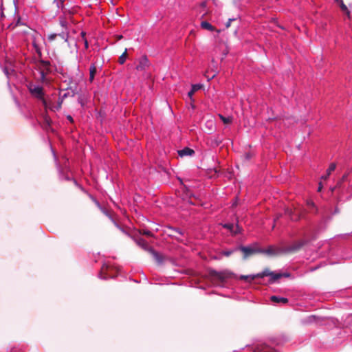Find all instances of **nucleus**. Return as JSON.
<instances>
[{
  "instance_id": "1",
  "label": "nucleus",
  "mask_w": 352,
  "mask_h": 352,
  "mask_svg": "<svg viewBox=\"0 0 352 352\" xmlns=\"http://www.w3.org/2000/svg\"><path fill=\"white\" fill-rule=\"evenodd\" d=\"M80 92L78 89V83L75 82L74 86L67 87L65 89H60L59 93V98L56 105L50 107V109L54 111H58L61 109L64 100L68 97H74Z\"/></svg>"
},
{
  "instance_id": "2",
  "label": "nucleus",
  "mask_w": 352,
  "mask_h": 352,
  "mask_svg": "<svg viewBox=\"0 0 352 352\" xmlns=\"http://www.w3.org/2000/svg\"><path fill=\"white\" fill-rule=\"evenodd\" d=\"M131 237L139 247L149 252L158 265H161L164 263V257L152 247L149 246L146 240L140 236H131Z\"/></svg>"
},
{
  "instance_id": "3",
  "label": "nucleus",
  "mask_w": 352,
  "mask_h": 352,
  "mask_svg": "<svg viewBox=\"0 0 352 352\" xmlns=\"http://www.w3.org/2000/svg\"><path fill=\"white\" fill-rule=\"evenodd\" d=\"M210 274L213 278L219 280L221 282H224L226 279L230 278L237 277L236 274L228 270H225L221 272H218L215 270H212L210 271Z\"/></svg>"
},
{
  "instance_id": "4",
  "label": "nucleus",
  "mask_w": 352,
  "mask_h": 352,
  "mask_svg": "<svg viewBox=\"0 0 352 352\" xmlns=\"http://www.w3.org/2000/svg\"><path fill=\"white\" fill-rule=\"evenodd\" d=\"M164 232L172 239H175L180 242L183 241L181 237L184 235V232L179 228L166 226Z\"/></svg>"
},
{
  "instance_id": "5",
  "label": "nucleus",
  "mask_w": 352,
  "mask_h": 352,
  "mask_svg": "<svg viewBox=\"0 0 352 352\" xmlns=\"http://www.w3.org/2000/svg\"><path fill=\"white\" fill-rule=\"evenodd\" d=\"M307 243L306 240H300L294 241L292 245L283 247L284 254H288L298 252Z\"/></svg>"
},
{
  "instance_id": "6",
  "label": "nucleus",
  "mask_w": 352,
  "mask_h": 352,
  "mask_svg": "<svg viewBox=\"0 0 352 352\" xmlns=\"http://www.w3.org/2000/svg\"><path fill=\"white\" fill-rule=\"evenodd\" d=\"M256 276H260L261 278L265 276H270L269 283L270 284L274 283L277 280L281 278L280 272H272L268 268H265L261 272L257 273Z\"/></svg>"
},
{
  "instance_id": "7",
  "label": "nucleus",
  "mask_w": 352,
  "mask_h": 352,
  "mask_svg": "<svg viewBox=\"0 0 352 352\" xmlns=\"http://www.w3.org/2000/svg\"><path fill=\"white\" fill-rule=\"evenodd\" d=\"M28 89L30 94L38 100L40 98H43V97L45 95L44 89L43 87L41 85H34L32 82H30L28 85Z\"/></svg>"
},
{
  "instance_id": "8",
  "label": "nucleus",
  "mask_w": 352,
  "mask_h": 352,
  "mask_svg": "<svg viewBox=\"0 0 352 352\" xmlns=\"http://www.w3.org/2000/svg\"><path fill=\"white\" fill-rule=\"evenodd\" d=\"M114 270L116 272H118V270L116 267H112L109 265L104 263L101 271L98 274V278L102 280H107L109 278H115L116 275L109 274V271Z\"/></svg>"
},
{
  "instance_id": "9",
  "label": "nucleus",
  "mask_w": 352,
  "mask_h": 352,
  "mask_svg": "<svg viewBox=\"0 0 352 352\" xmlns=\"http://www.w3.org/2000/svg\"><path fill=\"white\" fill-rule=\"evenodd\" d=\"M253 352H280L279 349L273 346V343H262L258 344L253 350Z\"/></svg>"
},
{
  "instance_id": "10",
  "label": "nucleus",
  "mask_w": 352,
  "mask_h": 352,
  "mask_svg": "<svg viewBox=\"0 0 352 352\" xmlns=\"http://www.w3.org/2000/svg\"><path fill=\"white\" fill-rule=\"evenodd\" d=\"M283 251V247L276 248L273 245H270L267 248L263 249L260 248L259 253L265 254L268 256H274L280 254H284Z\"/></svg>"
},
{
  "instance_id": "11",
  "label": "nucleus",
  "mask_w": 352,
  "mask_h": 352,
  "mask_svg": "<svg viewBox=\"0 0 352 352\" xmlns=\"http://www.w3.org/2000/svg\"><path fill=\"white\" fill-rule=\"evenodd\" d=\"M236 249L243 252L244 259L247 258L248 256L252 254L259 253L260 251V248H254L252 246L239 245L236 247Z\"/></svg>"
},
{
  "instance_id": "12",
  "label": "nucleus",
  "mask_w": 352,
  "mask_h": 352,
  "mask_svg": "<svg viewBox=\"0 0 352 352\" xmlns=\"http://www.w3.org/2000/svg\"><path fill=\"white\" fill-rule=\"evenodd\" d=\"M52 153L54 157V160L56 164V167L58 173V177L60 180L70 181L72 178L69 177L67 173H65L64 169L60 166V165L58 163L57 157L55 154L54 151L52 150Z\"/></svg>"
},
{
  "instance_id": "13",
  "label": "nucleus",
  "mask_w": 352,
  "mask_h": 352,
  "mask_svg": "<svg viewBox=\"0 0 352 352\" xmlns=\"http://www.w3.org/2000/svg\"><path fill=\"white\" fill-rule=\"evenodd\" d=\"M52 153L54 157V160L56 164V167L58 173V177L60 180L70 181L72 178L69 177L67 173H65L64 169L60 166V165L58 163L57 157L55 154L54 151L52 150Z\"/></svg>"
},
{
  "instance_id": "14",
  "label": "nucleus",
  "mask_w": 352,
  "mask_h": 352,
  "mask_svg": "<svg viewBox=\"0 0 352 352\" xmlns=\"http://www.w3.org/2000/svg\"><path fill=\"white\" fill-rule=\"evenodd\" d=\"M149 60L146 56H142L138 60L135 69L138 71H144L149 67Z\"/></svg>"
},
{
  "instance_id": "15",
  "label": "nucleus",
  "mask_w": 352,
  "mask_h": 352,
  "mask_svg": "<svg viewBox=\"0 0 352 352\" xmlns=\"http://www.w3.org/2000/svg\"><path fill=\"white\" fill-rule=\"evenodd\" d=\"M306 211L308 213L316 214L318 209L315 203L311 199H307L306 201Z\"/></svg>"
},
{
  "instance_id": "16",
  "label": "nucleus",
  "mask_w": 352,
  "mask_h": 352,
  "mask_svg": "<svg viewBox=\"0 0 352 352\" xmlns=\"http://www.w3.org/2000/svg\"><path fill=\"white\" fill-rule=\"evenodd\" d=\"M179 157H183L185 156H192L195 154V151L189 147H185L177 151Z\"/></svg>"
},
{
  "instance_id": "17",
  "label": "nucleus",
  "mask_w": 352,
  "mask_h": 352,
  "mask_svg": "<svg viewBox=\"0 0 352 352\" xmlns=\"http://www.w3.org/2000/svg\"><path fill=\"white\" fill-rule=\"evenodd\" d=\"M334 1L338 4L343 12H344L348 16H350V11L347 6L344 3L343 0H334Z\"/></svg>"
},
{
  "instance_id": "18",
  "label": "nucleus",
  "mask_w": 352,
  "mask_h": 352,
  "mask_svg": "<svg viewBox=\"0 0 352 352\" xmlns=\"http://www.w3.org/2000/svg\"><path fill=\"white\" fill-rule=\"evenodd\" d=\"M272 302L274 303H282L286 304L288 302V299L285 297L278 296H272L270 297Z\"/></svg>"
},
{
  "instance_id": "19",
  "label": "nucleus",
  "mask_w": 352,
  "mask_h": 352,
  "mask_svg": "<svg viewBox=\"0 0 352 352\" xmlns=\"http://www.w3.org/2000/svg\"><path fill=\"white\" fill-rule=\"evenodd\" d=\"M317 320V317L315 315L308 316L301 320V322L303 324H309L314 322H316Z\"/></svg>"
},
{
  "instance_id": "20",
  "label": "nucleus",
  "mask_w": 352,
  "mask_h": 352,
  "mask_svg": "<svg viewBox=\"0 0 352 352\" xmlns=\"http://www.w3.org/2000/svg\"><path fill=\"white\" fill-rule=\"evenodd\" d=\"M96 72H97L96 66L95 63H92L89 67V80L90 82H92L94 81Z\"/></svg>"
},
{
  "instance_id": "21",
  "label": "nucleus",
  "mask_w": 352,
  "mask_h": 352,
  "mask_svg": "<svg viewBox=\"0 0 352 352\" xmlns=\"http://www.w3.org/2000/svg\"><path fill=\"white\" fill-rule=\"evenodd\" d=\"M38 63L41 65L44 69L47 71V72H50L51 71V63L49 60H45L41 58L40 59H38Z\"/></svg>"
},
{
  "instance_id": "22",
  "label": "nucleus",
  "mask_w": 352,
  "mask_h": 352,
  "mask_svg": "<svg viewBox=\"0 0 352 352\" xmlns=\"http://www.w3.org/2000/svg\"><path fill=\"white\" fill-rule=\"evenodd\" d=\"M257 274H250V275H241L239 276L240 280H245L248 282L250 283L252 280H254L255 278H261L260 276H256Z\"/></svg>"
},
{
  "instance_id": "23",
  "label": "nucleus",
  "mask_w": 352,
  "mask_h": 352,
  "mask_svg": "<svg viewBox=\"0 0 352 352\" xmlns=\"http://www.w3.org/2000/svg\"><path fill=\"white\" fill-rule=\"evenodd\" d=\"M250 1V0H232V3L235 8L241 9L244 4L248 3Z\"/></svg>"
},
{
  "instance_id": "24",
  "label": "nucleus",
  "mask_w": 352,
  "mask_h": 352,
  "mask_svg": "<svg viewBox=\"0 0 352 352\" xmlns=\"http://www.w3.org/2000/svg\"><path fill=\"white\" fill-rule=\"evenodd\" d=\"M201 27L203 29L207 30L210 32H213L215 30V28L206 21H203L201 22Z\"/></svg>"
},
{
  "instance_id": "25",
  "label": "nucleus",
  "mask_w": 352,
  "mask_h": 352,
  "mask_svg": "<svg viewBox=\"0 0 352 352\" xmlns=\"http://www.w3.org/2000/svg\"><path fill=\"white\" fill-rule=\"evenodd\" d=\"M347 177H348V175H346V174L344 175L342 177V179L338 182L336 188L339 190L341 189L342 187L344 188H345L344 183L347 180Z\"/></svg>"
},
{
  "instance_id": "26",
  "label": "nucleus",
  "mask_w": 352,
  "mask_h": 352,
  "mask_svg": "<svg viewBox=\"0 0 352 352\" xmlns=\"http://www.w3.org/2000/svg\"><path fill=\"white\" fill-rule=\"evenodd\" d=\"M32 47H34L36 54L38 55V59L42 58L41 47L35 42H32Z\"/></svg>"
},
{
  "instance_id": "27",
  "label": "nucleus",
  "mask_w": 352,
  "mask_h": 352,
  "mask_svg": "<svg viewBox=\"0 0 352 352\" xmlns=\"http://www.w3.org/2000/svg\"><path fill=\"white\" fill-rule=\"evenodd\" d=\"M57 36L60 37L65 42H67L69 38V32L67 30L63 31L60 33L57 34Z\"/></svg>"
},
{
  "instance_id": "28",
  "label": "nucleus",
  "mask_w": 352,
  "mask_h": 352,
  "mask_svg": "<svg viewBox=\"0 0 352 352\" xmlns=\"http://www.w3.org/2000/svg\"><path fill=\"white\" fill-rule=\"evenodd\" d=\"M221 226L223 228L228 230L230 232V233L232 234L234 226L233 223H221Z\"/></svg>"
},
{
  "instance_id": "29",
  "label": "nucleus",
  "mask_w": 352,
  "mask_h": 352,
  "mask_svg": "<svg viewBox=\"0 0 352 352\" xmlns=\"http://www.w3.org/2000/svg\"><path fill=\"white\" fill-rule=\"evenodd\" d=\"M242 228L236 223V226H234V229L232 232V235H236L241 234L242 232Z\"/></svg>"
},
{
  "instance_id": "30",
  "label": "nucleus",
  "mask_w": 352,
  "mask_h": 352,
  "mask_svg": "<svg viewBox=\"0 0 352 352\" xmlns=\"http://www.w3.org/2000/svg\"><path fill=\"white\" fill-rule=\"evenodd\" d=\"M237 250H238V249H236V248H235L234 249L223 250V251H222L221 254H222V255H223L225 256H230L232 254H233L234 252H236Z\"/></svg>"
},
{
  "instance_id": "31",
  "label": "nucleus",
  "mask_w": 352,
  "mask_h": 352,
  "mask_svg": "<svg viewBox=\"0 0 352 352\" xmlns=\"http://www.w3.org/2000/svg\"><path fill=\"white\" fill-rule=\"evenodd\" d=\"M64 82L68 85V87L74 86L75 82H77L78 84V82L76 80H74V78L72 76L69 77Z\"/></svg>"
},
{
  "instance_id": "32",
  "label": "nucleus",
  "mask_w": 352,
  "mask_h": 352,
  "mask_svg": "<svg viewBox=\"0 0 352 352\" xmlns=\"http://www.w3.org/2000/svg\"><path fill=\"white\" fill-rule=\"evenodd\" d=\"M336 164L335 163H331L327 170V176H329L331 173L336 170Z\"/></svg>"
},
{
  "instance_id": "33",
  "label": "nucleus",
  "mask_w": 352,
  "mask_h": 352,
  "mask_svg": "<svg viewBox=\"0 0 352 352\" xmlns=\"http://www.w3.org/2000/svg\"><path fill=\"white\" fill-rule=\"evenodd\" d=\"M140 234H142V235H146L147 236H151V237L154 236L153 234L150 230H148L147 229H142V230H140Z\"/></svg>"
},
{
  "instance_id": "34",
  "label": "nucleus",
  "mask_w": 352,
  "mask_h": 352,
  "mask_svg": "<svg viewBox=\"0 0 352 352\" xmlns=\"http://www.w3.org/2000/svg\"><path fill=\"white\" fill-rule=\"evenodd\" d=\"M59 23L62 28H63L65 30H67V22L64 18H59Z\"/></svg>"
},
{
  "instance_id": "35",
  "label": "nucleus",
  "mask_w": 352,
  "mask_h": 352,
  "mask_svg": "<svg viewBox=\"0 0 352 352\" xmlns=\"http://www.w3.org/2000/svg\"><path fill=\"white\" fill-rule=\"evenodd\" d=\"M126 59V49L124 52L122 54V55L119 57V63L122 65L124 63Z\"/></svg>"
},
{
  "instance_id": "36",
  "label": "nucleus",
  "mask_w": 352,
  "mask_h": 352,
  "mask_svg": "<svg viewBox=\"0 0 352 352\" xmlns=\"http://www.w3.org/2000/svg\"><path fill=\"white\" fill-rule=\"evenodd\" d=\"M220 118L224 124H230L232 122V119L230 117H225L220 115Z\"/></svg>"
},
{
  "instance_id": "37",
  "label": "nucleus",
  "mask_w": 352,
  "mask_h": 352,
  "mask_svg": "<svg viewBox=\"0 0 352 352\" xmlns=\"http://www.w3.org/2000/svg\"><path fill=\"white\" fill-rule=\"evenodd\" d=\"M41 102H42V104L43 105V107L45 108V109H47V108H50L51 107H49V104H48V102H47V100L45 99L44 96L43 97V98H40L38 99Z\"/></svg>"
},
{
  "instance_id": "38",
  "label": "nucleus",
  "mask_w": 352,
  "mask_h": 352,
  "mask_svg": "<svg viewBox=\"0 0 352 352\" xmlns=\"http://www.w3.org/2000/svg\"><path fill=\"white\" fill-rule=\"evenodd\" d=\"M39 73H40L41 80L42 82H45L46 80V74H45V72L44 70H41Z\"/></svg>"
},
{
  "instance_id": "39",
  "label": "nucleus",
  "mask_w": 352,
  "mask_h": 352,
  "mask_svg": "<svg viewBox=\"0 0 352 352\" xmlns=\"http://www.w3.org/2000/svg\"><path fill=\"white\" fill-rule=\"evenodd\" d=\"M64 1L65 0H56V2H54L53 1V3L56 4V7L58 8H63V3H64Z\"/></svg>"
},
{
  "instance_id": "40",
  "label": "nucleus",
  "mask_w": 352,
  "mask_h": 352,
  "mask_svg": "<svg viewBox=\"0 0 352 352\" xmlns=\"http://www.w3.org/2000/svg\"><path fill=\"white\" fill-rule=\"evenodd\" d=\"M202 87V85L201 84H195L192 85V89L195 92L200 89Z\"/></svg>"
},
{
  "instance_id": "41",
  "label": "nucleus",
  "mask_w": 352,
  "mask_h": 352,
  "mask_svg": "<svg viewBox=\"0 0 352 352\" xmlns=\"http://www.w3.org/2000/svg\"><path fill=\"white\" fill-rule=\"evenodd\" d=\"M89 197L100 209H102L100 204L95 197H94L91 195H89Z\"/></svg>"
},
{
  "instance_id": "42",
  "label": "nucleus",
  "mask_w": 352,
  "mask_h": 352,
  "mask_svg": "<svg viewBox=\"0 0 352 352\" xmlns=\"http://www.w3.org/2000/svg\"><path fill=\"white\" fill-rule=\"evenodd\" d=\"M57 36V34L53 33L48 35V40L50 41H54Z\"/></svg>"
},
{
  "instance_id": "43",
  "label": "nucleus",
  "mask_w": 352,
  "mask_h": 352,
  "mask_svg": "<svg viewBox=\"0 0 352 352\" xmlns=\"http://www.w3.org/2000/svg\"><path fill=\"white\" fill-rule=\"evenodd\" d=\"M23 25H24V23L21 21V17L18 16V19L16 21L14 26L16 27V26Z\"/></svg>"
},
{
  "instance_id": "44",
  "label": "nucleus",
  "mask_w": 352,
  "mask_h": 352,
  "mask_svg": "<svg viewBox=\"0 0 352 352\" xmlns=\"http://www.w3.org/2000/svg\"><path fill=\"white\" fill-rule=\"evenodd\" d=\"M236 19V18H232V19H229L228 22L226 23V28H229L231 25V23L234 21H235Z\"/></svg>"
},
{
  "instance_id": "45",
  "label": "nucleus",
  "mask_w": 352,
  "mask_h": 352,
  "mask_svg": "<svg viewBox=\"0 0 352 352\" xmlns=\"http://www.w3.org/2000/svg\"><path fill=\"white\" fill-rule=\"evenodd\" d=\"M280 275H281V278L282 277L287 278V277H290V276H291L290 273H289V272L280 273Z\"/></svg>"
},
{
  "instance_id": "46",
  "label": "nucleus",
  "mask_w": 352,
  "mask_h": 352,
  "mask_svg": "<svg viewBox=\"0 0 352 352\" xmlns=\"http://www.w3.org/2000/svg\"><path fill=\"white\" fill-rule=\"evenodd\" d=\"M67 119L71 122V123H73L74 122V119L72 118V116L71 115H67Z\"/></svg>"
},
{
  "instance_id": "47",
  "label": "nucleus",
  "mask_w": 352,
  "mask_h": 352,
  "mask_svg": "<svg viewBox=\"0 0 352 352\" xmlns=\"http://www.w3.org/2000/svg\"><path fill=\"white\" fill-rule=\"evenodd\" d=\"M195 94V91L191 89L188 92V96L191 98L193 94Z\"/></svg>"
},
{
  "instance_id": "48",
  "label": "nucleus",
  "mask_w": 352,
  "mask_h": 352,
  "mask_svg": "<svg viewBox=\"0 0 352 352\" xmlns=\"http://www.w3.org/2000/svg\"><path fill=\"white\" fill-rule=\"evenodd\" d=\"M84 44H85V49H88L89 48V43H88L87 38H85Z\"/></svg>"
},
{
  "instance_id": "49",
  "label": "nucleus",
  "mask_w": 352,
  "mask_h": 352,
  "mask_svg": "<svg viewBox=\"0 0 352 352\" xmlns=\"http://www.w3.org/2000/svg\"><path fill=\"white\" fill-rule=\"evenodd\" d=\"M322 182H320L318 184V192H320V191L322 190Z\"/></svg>"
},
{
  "instance_id": "50",
  "label": "nucleus",
  "mask_w": 352,
  "mask_h": 352,
  "mask_svg": "<svg viewBox=\"0 0 352 352\" xmlns=\"http://www.w3.org/2000/svg\"><path fill=\"white\" fill-rule=\"evenodd\" d=\"M245 157L246 160H249L250 159H251L252 155L250 153H245Z\"/></svg>"
},
{
  "instance_id": "51",
  "label": "nucleus",
  "mask_w": 352,
  "mask_h": 352,
  "mask_svg": "<svg viewBox=\"0 0 352 352\" xmlns=\"http://www.w3.org/2000/svg\"><path fill=\"white\" fill-rule=\"evenodd\" d=\"M73 179L75 185L79 186L82 190H83V191L85 190L84 188L81 186L78 185V182H77V181L76 179Z\"/></svg>"
},
{
  "instance_id": "52",
  "label": "nucleus",
  "mask_w": 352,
  "mask_h": 352,
  "mask_svg": "<svg viewBox=\"0 0 352 352\" xmlns=\"http://www.w3.org/2000/svg\"><path fill=\"white\" fill-rule=\"evenodd\" d=\"M329 176H327V173L321 176V179L326 180Z\"/></svg>"
},
{
  "instance_id": "53",
  "label": "nucleus",
  "mask_w": 352,
  "mask_h": 352,
  "mask_svg": "<svg viewBox=\"0 0 352 352\" xmlns=\"http://www.w3.org/2000/svg\"><path fill=\"white\" fill-rule=\"evenodd\" d=\"M80 36H81V37H82L84 40H85V38H85L86 33H85V32L82 31V32H80Z\"/></svg>"
},
{
  "instance_id": "54",
  "label": "nucleus",
  "mask_w": 352,
  "mask_h": 352,
  "mask_svg": "<svg viewBox=\"0 0 352 352\" xmlns=\"http://www.w3.org/2000/svg\"><path fill=\"white\" fill-rule=\"evenodd\" d=\"M3 72H4V73H5V74L7 76V77H8V74H9V73H8V68L5 67V68L3 69Z\"/></svg>"
},
{
  "instance_id": "55",
  "label": "nucleus",
  "mask_w": 352,
  "mask_h": 352,
  "mask_svg": "<svg viewBox=\"0 0 352 352\" xmlns=\"http://www.w3.org/2000/svg\"><path fill=\"white\" fill-rule=\"evenodd\" d=\"M334 189L337 190L339 192H342L344 188L342 187L341 189L339 190L335 187L334 188H332V190H334Z\"/></svg>"
},
{
  "instance_id": "56",
  "label": "nucleus",
  "mask_w": 352,
  "mask_h": 352,
  "mask_svg": "<svg viewBox=\"0 0 352 352\" xmlns=\"http://www.w3.org/2000/svg\"><path fill=\"white\" fill-rule=\"evenodd\" d=\"M208 124H210V126H211V129H212V128L213 123H212V122H207V123H206V125L208 126Z\"/></svg>"
},
{
  "instance_id": "57",
  "label": "nucleus",
  "mask_w": 352,
  "mask_h": 352,
  "mask_svg": "<svg viewBox=\"0 0 352 352\" xmlns=\"http://www.w3.org/2000/svg\"><path fill=\"white\" fill-rule=\"evenodd\" d=\"M336 213H338V208H336L335 211H334V214H336Z\"/></svg>"
},
{
  "instance_id": "58",
  "label": "nucleus",
  "mask_w": 352,
  "mask_h": 352,
  "mask_svg": "<svg viewBox=\"0 0 352 352\" xmlns=\"http://www.w3.org/2000/svg\"><path fill=\"white\" fill-rule=\"evenodd\" d=\"M67 92L66 93H71V90H66Z\"/></svg>"
},
{
  "instance_id": "59",
  "label": "nucleus",
  "mask_w": 352,
  "mask_h": 352,
  "mask_svg": "<svg viewBox=\"0 0 352 352\" xmlns=\"http://www.w3.org/2000/svg\"><path fill=\"white\" fill-rule=\"evenodd\" d=\"M236 203L234 202L233 206H236Z\"/></svg>"
},
{
  "instance_id": "60",
  "label": "nucleus",
  "mask_w": 352,
  "mask_h": 352,
  "mask_svg": "<svg viewBox=\"0 0 352 352\" xmlns=\"http://www.w3.org/2000/svg\"><path fill=\"white\" fill-rule=\"evenodd\" d=\"M53 1H54V2H56V0H53Z\"/></svg>"
},
{
  "instance_id": "61",
  "label": "nucleus",
  "mask_w": 352,
  "mask_h": 352,
  "mask_svg": "<svg viewBox=\"0 0 352 352\" xmlns=\"http://www.w3.org/2000/svg\"><path fill=\"white\" fill-rule=\"evenodd\" d=\"M234 352H238V351H234Z\"/></svg>"
}]
</instances>
